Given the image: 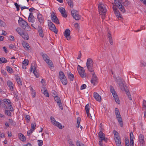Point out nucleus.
<instances>
[{
	"mask_svg": "<svg viewBox=\"0 0 146 146\" xmlns=\"http://www.w3.org/2000/svg\"><path fill=\"white\" fill-rule=\"evenodd\" d=\"M118 85L120 88L122 90H124L126 93L129 99L131 100L132 98L131 95H130V93L129 92V90L128 88L125 85V83H119Z\"/></svg>",
	"mask_w": 146,
	"mask_h": 146,
	"instance_id": "1",
	"label": "nucleus"
},
{
	"mask_svg": "<svg viewBox=\"0 0 146 146\" xmlns=\"http://www.w3.org/2000/svg\"><path fill=\"white\" fill-rule=\"evenodd\" d=\"M40 54L42 56L44 61L48 64L49 67L51 68L52 67H54L52 61L50 60L49 57L47 54H44L42 52H41Z\"/></svg>",
	"mask_w": 146,
	"mask_h": 146,
	"instance_id": "2",
	"label": "nucleus"
},
{
	"mask_svg": "<svg viewBox=\"0 0 146 146\" xmlns=\"http://www.w3.org/2000/svg\"><path fill=\"white\" fill-rule=\"evenodd\" d=\"M18 23L24 29H25L27 27H28L27 23L22 18L19 17Z\"/></svg>",
	"mask_w": 146,
	"mask_h": 146,
	"instance_id": "3",
	"label": "nucleus"
},
{
	"mask_svg": "<svg viewBox=\"0 0 146 146\" xmlns=\"http://www.w3.org/2000/svg\"><path fill=\"white\" fill-rule=\"evenodd\" d=\"M48 23L49 29L52 31L54 32L55 33H56L57 32V30L56 29L55 25L50 20H48Z\"/></svg>",
	"mask_w": 146,
	"mask_h": 146,
	"instance_id": "4",
	"label": "nucleus"
},
{
	"mask_svg": "<svg viewBox=\"0 0 146 146\" xmlns=\"http://www.w3.org/2000/svg\"><path fill=\"white\" fill-rule=\"evenodd\" d=\"M98 7L99 10V13H101V14H102V13H106L107 11L106 8L105 7V6L101 3L98 5Z\"/></svg>",
	"mask_w": 146,
	"mask_h": 146,
	"instance_id": "5",
	"label": "nucleus"
},
{
	"mask_svg": "<svg viewBox=\"0 0 146 146\" xmlns=\"http://www.w3.org/2000/svg\"><path fill=\"white\" fill-rule=\"evenodd\" d=\"M51 121L52 123L55 126H57L60 129H62V128L61 124L60 123L56 121L54 119V118L51 116L50 117Z\"/></svg>",
	"mask_w": 146,
	"mask_h": 146,
	"instance_id": "6",
	"label": "nucleus"
},
{
	"mask_svg": "<svg viewBox=\"0 0 146 146\" xmlns=\"http://www.w3.org/2000/svg\"><path fill=\"white\" fill-rule=\"evenodd\" d=\"M51 20L53 22L57 24H59L60 23L58 19L54 12H52L51 13Z\"/></svg>",
	"mask_w": 146,
	"mask_h": 146,
	"instance_id": "7",
	"label": "nucleus"
},
{
	"mask_svg": "<svg viewBox=\"0 0 146 146\" xmlns=\"http://www.w3.org/2000/svg\"><path fill=\"white\" fill-rule=\"evenodd\" d=\"M78 66L80 68V69L78 70L79 74L82 78H84L86 77V73H85V70L84 68L79 65Z\"/></svg>",
	"mask_w": 146,
	"mask_h": 146,
	"instance_id": "8",
	"label": "nucleus"
},
{
	"mask_svg": "<svg viewBox=\"0 0 146 146\" xmlns=\"http://www.w3.org/2000/svg\"><path fill=\"white\" fill-rule=\"evenodd\" d=\"M59 78L60 79L62 82H67L66 78L63 72L62 71H60L59 72Z\"/></svg>",
	"mask_w": 146,
	"mask_h": 146,
	"instance_id": "9",
	"label": "nucleus"
},
{
	"mask_svg": "<svg viewBox=\"0 0 146 146\" xmlns=\"http://www.w3.org/2000/svg\"><path fill=\"white\" fill-rule=\"evenodd\" d=\"M54 99L57 102L58 106L62 110L63 109V108L61 103V100L58 96H56L54 97Z\"/></svg>",
	"mask_w": 146,
	"mask_h": 146,
	"instance_id": "10",
	"label": "nucleus"
},
{
	"mask_svg": "<svg viewBox=\"0 0 146 146\" xmlns=\"http://www.w3.org/2000/svg\"><path fill=\"white\" fill-rule=\"evenodd\" d=\"M70 31L68 29H66L64 33V35L66 39L68 40H70L71 37L70 36Z\"/></svg>",
	"mask_w": 146,
	"mask_h": 146,
	"instance_id": "11",
	"label": "nucleus"
},
{
	"mask_svg": "<svg viewBox=\"0 0 146 146\" xmlns=\"http://www.w3.org/2000/svg\"><path fill=\"white\" fill-rule=\"evenodd\" d=\"M37 18L38 22L40 23L41 25H43L44 22V19L42 15L40 13H38Z\"/></svg>",
	"mask_w": 146,
	"mask_h": 146,
	"instance_id": "12",
	"label": "nucleus"
},
{
	"mask_svg": "<svg viewBox=\"0 0 146 146\" xmlns=\"http://www.w3.org/2000/svg\"><path fill=\"white\" fill-rule=\"evenodd\" d=\"M112 7L114 13L117 18L118 19H119L120 18H121V15L120 14L119 11L117 9L116 7L113 6Z\"/></svg>",
	"mask_w": 146,
	"mask_h": 146,
	"instance_id": "13",
	"label": "nucleus"
},
{
	"mask_svg": "<svg viewBox=\"0 0 146 146\" xmlns=\"http://www.w3.org/2000/svg\"><path fill=\"white\" fill-rule=\"evenodd\" d=\"M58 10L61 13L62 16L64 18L67 17V14L66 13L65 9L62 7H60L58 8Z\"/></svg>",
	"mask_w": 146,
	"mask_h": 146,
	"instance_id": "14",
	"label": "nucleus"
},
{
	"mask_svg": "<svg viewBox=\"0 0 146 146\" xmlns=\"http://www.w3.org/2000/svg\"><path fill=\"white\" fill-rule=\"evenodd\" d=\"M144 135L141 134L139 135L138 141L140 144L143 146L144 144L145 143V141L144 140Z\"/></svg>",
	"mask_w": 146,
	"mask_h": 146,
	"instance_id": "15",
	"label": "nucleus"
},
{
	"mask_svg": "<svg viewBox=\"0 0 146 146\" xmlns=\"http://www.w3.org/2000/svg\"><path fill=\"white\" fill-rule=\"evenodd\" d=\"M94 98L97 101L100 102H101L102 100L101 97L96 92L94 93Z\"/></svg>",
	"mask_w": 146,
	"mask_h": 146,
	"instance_id": "16",
	"label": "nucleus"
},
{
	"mask_svg": "<svg viewBox=\"0 0 146 146\" xmlns=\"http://www.w3.org/2000/svg\"><path fill=\"white\" fill-rule=\"evenodd\" d=\"M98 135L100 140L106 142L107 138L105 137V135L102 132V131H100L98 133Z\"/></svg>",
	"mask_w": 146,
	"mask_h": 146,
	"instance_id": "17",
	"label": "nucleus"
},
{
	"mask_svg": "<svg viewBox=\"0 0 146 146\" xmlns=\"http://www.w3.org/2000/svg\"><path fill=\"white\" fill-rule=\"evenodd\" d=\"M116 117L117 119L119 124L121 127L123 126V123L122 118L120 114L116 115Z\"/></svg>",
	"mask_w": 146,
	"mask_h": 146,
	"instance_id": "18",
	"label": "nucleus"
},
{
	"mask_svg": "<svg viewBox=\"0 0 146 146\" xmlns=\"http://www.w3.org/2000/svg\"><path fill=\"white\" fill-rule=\"evenodd\" d=\"M67 74L69 79L70 80V81H73L74 78V75L72 74L70 72L68 71L67 72Z\"/></svg>",
	"mask_w": 146,
	"mask_h": 146,
	"instance_id": "19",
	"label": "nucleus"
},
{
	"mask_svg": "<svg viewBox=\"0 0 146 146\" xmlns=\"http://www.w3.org/2000/svg\"><path fill=\"white\" fill-rule=\"evenodd\" d=\"M20 35L25 40H28L29 39V36L27 33L22 32L20 33Z\"/></svg>",
	"mask_w": 146,
	"mask_h": 146,
	"instance_id": "20",
	"label": "nucleus"
},
{
	"mask_svg": "<svg viewBox=\"0 0 146 146\" xmlns=\"http://www.w3.org/2000/svg\"><path fill=\"white\" fill-rule=\"evenodd\" d=\"M37 29L39 36L42 38L43 37L44 35L42 27L40 26H38Z\"/></svg>",
	"mask_w": 146,
	"mask_h": 146,
	"instance_id": "21",
	"label": "nucleus"
},
{
	"mask_svg": "<svg viewBox=\"0 0 146 146\" xmlns=\"http://www.w3.org/2000/svg\"><path fill=\"white\" fill-rule=\"evenodd\" d=\"M117 146H122L120 138H114Z\"/></svg>",
	"mask_w": 146,
	"mask_h": 146,
	"instance_id": "22",
	"label": "nucleus"
},
{
	"mask_svg": "<svg viewBox=\"0 0 146 146\" xmlns=\"http://www.w3.org/2000/svg\"><path fill=\"white\" fill-rule=\"evenodd\" d=\"M18 137L22 141H25L26 140V139L25 136L21 133H19Z\"/></svg>",
	"mask_w": 146,
	"mask_h": 146,
	"instance_id": "23",
	"label": "nucleus"
},
{
	"mask_svg": "<svg viewBox=\"0 0 146 146\" xmlns=\"http://www.w3.org/2000/svg\"><path fill=\"white\" fill-rule=\"evenodd\" d=\"M85 109L86 110V112L87 115V117L89 116L90 114L89 110H90V106L89 104H87L85 106Z\"/></svg>",
	"mask_w": 146,
	"mask_h": 146,
	"instance_id": "24",
	"label": "nucleus"
},
{
	"mask_svg": "<svg viewBox=\"0 0 146 146\" xmlns=\"http://www.w3.org/2000/svg\"><path fill=\"white\" fill-rule=\"evenodd\" d=\"M93 64V61L92 59L90 58H88L87 60L86 66H91Z\"/></svg>",
	"mask_w": 146,
	"mask_h": 146,
	"instance_id": "25",
	"label": "nucleus"
},
{
	"mask_svg": "<svg viewBox=\"0 0 146 146\" xmlns=\"http://www.w3.org/2000/svg\"><path fill=\"white\" fill-rule=\"evenodd\" d=\"M68 5L71 8H72L74 6V3L72 0H66Z\"/></svg>",
	"mask_w": 146,
	"mask_h": 146,
	"instance_id": "26",
	"label": "nucleus"
},
{
	"mask_svg": "<svg viewBox=\"0 0 146 146\" xmlns=\"http://www.w3.org/2000/svg\"><path fill=\"white\" fill-rule=\"evenodd\" d=\"M23 45L26 50H29L30 46L29 44L26 42H23Z\"/></svg>",
	"mask_w": 146,
	"mask_h": 146,
	"instance_id": "27",
	"label": "nucleus"
},
{
	"mask_svg": "<svg viewBox=\"0 0 146 146\" xmlns=\"http://www.w3.org/2000/svg\"><path fill=\"white\" fill-rule=\"evenodd\" d=\"M30 90L31 91V94L32 95V97L33 98H35L36 96V92L35 90L33 89V88L31 86H30Z\"/></svg>",
	"mask_w": 146,
	"mask_h": 146,
	"instance_id": "28",
	"label": "nucleus"
},
{
	"mask_svg": "<svg viewBox=\"0 0 146 146\" xmlns=\"http://www.w3.org/2000/svg\"><path fill=\"white\" fill-rule=\"evenodd\" d=\"M98 78L97 76L94 75V74H93L92 79L91 80V82H96Z\"/></svg>",
	"mask_w": 146,
	"mask_h": 146,
	"instance_id": "29",
	"label": "nucleus"
},
{
	"mask_svg": "<svg viewBox=\"0 0 146 146\" xmlns=\"http://www.w3.org/2000/svg\"><path fill=\"white\" fill-rule=\"evenodd\" d=\"M115 81L117 82H123L124 81L122 78L119 76L115 78Z\"/></svg>",
	"mask_w": 146,
	"mask_h": 146,
	"instance_id": "30",
	"label": "nucleus"
},
{
	"mask_svg": "<svg viewBox=\"0 0 146 146\" xmlns=\"http://www.w3.org/2000/svg\"><path fill=\"white\" fill-rule=\"evenodd\" d=\"M7 85L9 89L11 91H13V83H7Z\"/></svg>",
	"mask_w": 146,
	"mask_h": 146,
	"instance_id": "31",
	"label": "nucleus"
},
{
	"mask_svg": "<svg viewBox=\"0 0 146 146\" xmlns=\"http://www.w3.org/2000/svg\"><path fill=\"white\" fill-rule=\"evenodd\" d=\"M72 17L74 19L77 20H78L81 18V16L78 13Z\"/></svg>",
	"mask_w": 146,
	"mask_h": 146,
	"instance_id": "32",
	"label": "nucleus"
},
{
	"mask_svg": "<svg viewBox=\"0 0 146 146\" xmlns=\"http://www.w3.org/2000/svg\"><path fill=\"white\" fill-rule=\"evenodd\" d=\"M88 70L90 72H93L94 70H93V64L91 66H87Z\"/></svg>",
	"mask_w": 146,
	"mask_h": 146,
	"instance_id": "33",
	"label": "nucleus"
},
{
	"mask_svg": "<svg viewBox=\"0 0 146 146\" xmlns=\"http://www.w3.org/2000/svg\"><path fill=\"white\" fill-rule=\"evenodd\" d=\"M3 108H5L7 109H9L10 111H12L13 110V108L12 106L11 105H9L8 107H7L6 106H5L3 107Z\"/></svg>",
	"mask_w": 146,
	"mask_h": 146,
	"instance_id": "34",
	"label": "nucleus"
},
{
	"mask_svg": "<svg viewBox=\"0 0 146 146\" xmlns=\"http://www.w3.org/2000/svg\"><path fill=\"white\" fill-rule=\"evenodd\" d=\"M71 13L72 16H74V15L78 14V12L76 10L73 9L71 11Z\"/></svg>",
	"mask_w": 146,
	"mask_h": 146,
	"instance_id": "35",
	"label": "nucleus"
},
{
	"mask_svg": "<svg viewBox=\"0 0 146 146\" xmlns=\"http://www.w3.org/2000/svg\"><path fill=\"white\" fill-rule=\"evenodd\" d=\"M114 3L116 6L118 7H120L121 5V3L118 2V0H114Z\"/></svg>",
	"mask_w": 146,
	"mask_h": 146,
	"instance_id": "36",
	"label": "nucleus"
},
{
	"mask_svg": "<svg viewBox=\"0 0 146 146\" xmlns=\"http://www.w3.org/2000/svg\"><path fill=\"white\" fill-rule=\"evenodd\" d=\"M9 121L12 126H15L16 125L15 122L11 119H9Z\"/></svg>",
	"mask_w": 146,
	"mask_h": 146,
	"instance_id": "37",
	"label": "nucleus"
},
{
	"mask_svg": "<svg viewBox=\"0 0 146 146\" xmlns=\"http://www.w3.org/2000/svg\"><path fill=\"white\" fill-rule=\"evenodd\" d=\"M76 143L77 146H85V145L78 140L76 141Z\"/></svg>",
	"mask_w": 146,
	"mask_h": 146,
	"instance_id": "38",
	"label": "nucleus"
},
{
	"mask_svg": "<svg viewBox=\"0 0 146 146\" xmlns=\"http://www.w3.org/2000/svg\"><path fill=\"white\" fill-rule=\"evenodd\" d=\"M121 7H118L119 10L123 13H124L125 12V10L124 8V7L123 6H122V5H121Z\"/></svg>",
	"mask_w": 146,
	"mask_h": 146,
	"instance_id": "39",
	"label": "nucleus"
},
{
	"mask_svg": "<svg viewBox=\"0 0 146 146\" xmlns=\"http://www.w3.org/2000/svg\"><path fill=\"white\" fill-rule=\"evenodd\" d=\"M0 61L2 63H6L7 62V60L4 58H0Z\"/></svg>",
	"mask_w": 146,
	"mask_h": 146,
	"instance_id": "40",
	"label": "nucleus"
},
{
	"mask_svg": "<svg viewBox=\"0 0 146 146\" xmlns=\"http://www.w3.org/2000/svg\"><path fill=\"white\" fill-rule=\"evenodd\" d=\"M113 133L114 135V136L115 137V138H120V137L119 135V134L115 130H114L113 131Z\"/></svg>",
	"mask_w": 146,
	"mask_h": 146,
	"instance_id": "41",
	"label": "nucleus"
},
{
	"mask_svg": "<svg viewBox=\"0 0 146 146\" xmlns=\"http://www.w3.org/2000/svg\"><path fill=\"white\" fill-rule=\"evenodd\" d=\"M59 60L60 64H65V61L64 58H59Z\"/></svg>",
	"mask_w": 146,
	"mask_h": 146,
	"instance_id": "42",
	"label": "nucleus"
},
{
	"mask_svg": "<svg viewBox=\"0 0 146 146\" xmlns=\"http://www.w3.org/2000/svg\"><path fill=\"white\" fill-rule=\"evenodd\" d=\"M15 78L16 81L17 82H22V81L21 80L20 78L18 75H16L15 76Z\"/></svg>",
	"mask_w": 146,
	"mask_h": 146,
	"instance_id": "43",
	"label": "nucleus"
},
{
	"mask_svg": "<svg viewBox=\"0 0 146 146\" xmlns=\"http://www.w3.org/2000/svg\"><path fill=\"white\" fill-rule=\"evenodd\" d=\"M3 101L4 102L3 103H4V104H5V103L8 104H10V101L9 99H4L3 100Z\"/></svg>",
	"mask_w": 146,
	"mask_h": 146,
	"instance_id": "44",
	"label": "nucleus"
},
{
	"mask_svg": "<svg viewBox=\"0 0 146 146\" xmlns=\"http://www.w3.org/2000/svg\"><path fill=\"white\" fill-rule=\"evenodd\" d=\"M31 68V71L32 70L33 71L34 70H36V67L35 66V64H32Z\"/></svg>",
	"mask_w": 146,
	"mask_h": 146,
	"instance_id": "45",
	"label": "nucleus"
},
{
	"mask_svg": "<svg viewBox=\"0 0 146 146\" xmlns=\"http://www.w3.org/2000/svg\"><path fill=\"white\" fill-rule=\"evenodd\" d=\"M29 63V61L28 60L25 59L22 62V64L24 65H27Z\"/></svg>",
	"mask_w": 146,
	"mask_h": 146,
	"instance_id": "46",
	"label": "nucleus"
},
{
	"mask_svg": "<svg viewBox=\"0 0 146 146\" xmlns=\"http://www.w3.org/2000/svg\"><path fill=\"white\" fill-rule=\"evenodd\" d=\"M36 126V124L35 123H32L31 124V129L32 130H33V131L35 129V127Z\"/></svg>",
	"mask_w": 146,
	"mask_h": 146,
	"instance_id": "47",
	"label": "nucleus"
},
{
	"mask_svg": "<svg viewBox=\"0 0 146 146\" xmlns=\"http://www.w3.org/2000/svg\"><path fill=\"white\" fill-rule=\"evenodd\" d=\"M47 97H49V95L46 89L44 90L43 93Z\"/></svg>",
	"mask_w": 146,
	"mask_h": 146,
	"instance_id": "48",
	"label": "nucleus"
},
{
	"mask_svg": "<svg viewBox=\"0 0 146 146\" xmlns=\"http://www.w3.org/2000/svg\"><path fill=\"white\" fill-rule=\"evenodd\" d=\"M7 70L8 72L9 73H11L13 71L12 69L8 66H7L6 67Z\"/></svg>",
	"mask_w": 146,
	"mask_h": 146,
	"instance_id": "49",
	"label": "nucleus"
},
{
	"mask_svg": "<svg viewBox=\"0 0 146 146\" xmlns=\"http://www.w3.org/2000/svg\"><path fill=\"white\" fill-rule=\"evenodd\" d=\"M108 38L110 43L112 45L113 44V41L112 37L111 36H109Z\"/></svg>",
	"mask_w": 146,
	"mask_h": 146,
	"instance_id": "50",
	"label": "nucleus"
},
{
	"mask_svg": "<svg viewBox=\"0 0 146 146\" xmlns=\"http://www.w3.org/2000/svg\"><path fill=\"white\" fill-rule=\"evenodd\" d=\"M25 117L27 122H29L30 121V116L29 115H25Z\"/></svg>",
	"mask_w": 146,
	"mask_h": 146,
	"instance_id": "51",
	"label": "nucleus"
},
{
	"mask_svg": "<svg viewBox=\"0 0 146 146\" xmlns=\"http://www.w3.org/2000/svg\"><path fill=\"white\" fill-rule=\"evenodd\" d=\"M5 114L7 115L8 116L11 115V113L9 110H5Z\"/></svg>",
	"mask_w": 146,
	"mask_h": 146,
	"instance_id": "52",
	"label": "nucleus"
},
{
	"mask_svg": "<svg viewBox=\"0 0 146 146\" xmlns=\"http://www.w3.org/2000/svg\"><path fill=\"white\" fill-rule=\"evenodd\" d=\"M110 92L112 94L115 92L114 89L113 88V87L112 86H110Z\"/></svg>",
	"mask_w": 146,
	"mask_h": 146,
	"instance_id": "53",
	"label": "nucleus"
},
{
	"mask_svg": "<svg viewBox=\"0 0 146 146\" xmlns=\"http://www.w3.org/2000/svg\"><path fill=\"white\" fill-rule=\"evenodd\" d=\"M37 141L38 146H42L43 144V141L42 140H38Z\"/></svg>",
	"mask_w": 146,
	"mask_h": 146,
	"instance_id": "54",
	"label": "nucleus"
},
{
	"mask_svg": "<svg viewBox=\"0 0 146 146\" xmlns=\"http://www.w3.org/2000/svg\"><path fill=\"white\" fill-rule=\"evenodd\" d=\"M33 130H32L31 129H30L27 131V135L28 136H30L31 134L33 133Z\"/></svg>",
	"mask_w": 146,
	"mask_h": 146,
	"instance_id": "55",
	"label": "nucleus"
},
{
	"mask_svg": "<svg viewBox=\"0 0 146 146\" xmlns=\"http://www.w3.org/2000/svg\"><path fill=\"white\" fill-rule=\"evenodd\" d=\"M140 66L141 67L146 66V62L144 61H141Z\"/></svg>",
	"mask_w": 146,
	"mask_h": 146,
	"instance_id": "56",
	"label": "nucleus"
},
{
	"mask_svg": "<svg viewBox=\"0 0 146 146\" xmlns=\"http://www.w3.org/2000/svg\"><path fill=\"white\" fill-rule=\"evenodd\" d=\"M14 5L16 8L17 11H18L19 10L20 5H19L17 3H15Z\"/></svg>",
	"mask_w": 146,
	"mask_h": 146,
	"instance_id": "57",
	"label": "nucleus"
},
{
	"mask_svg": "<svg viewBox=\"0 0 146 146\" xmlns=\"http://www.w3.org/2000/svg\"><path fill=\"white\" fill-rule=\"evenodd\" d=\"M68 143L69 146H75L71 140H69Z\"/></svg>",
	"mask_w": 146,
	"mask_h": 146,
	"instance_id": "58",
	"label": "nucleus"
},
{
	"mask_svg": "<svg viewBox=\"0 0 146 146\" xmlns=\"http://www.w3.org/2000/svg\"><path fill=\"white\" fill-rule=\"evenodd\" d=\"M130 2L129 1H125L123 3V5L125 7H127L130 4Z\"/></svg>",
	"mask_w": 146,
	"mask_h": 146,
	"instance_id": "59",
	"label": "nucleus"
},
{
	"mask_svg": "<svg viewBox=\"0 0 146 146\" xmlns=\"http://www.w3.org/2000/svg\"><path fill=\"white\" fill-rule=\"evenodd\" d=\"M115 102L118 104H119L120 103V101L118 98V97L114 98Z\"/></svg>",
	"mask_w": 146,
	"mask_h": 146,
	"instance_id": "60",
	"label": "nucleus"
},
{
	"mask_svg": "<svg viewBox=\"0 0 146 146\" xmlns=\"http://www.w3.org/2000/svg\"><path fill=\"white\" fill-rule=\"evenodd\" d=\"M115 113L116 115L120 114L119 111V110L117 108H115Z\"/></svg>",
	"mask_w": 146,
	"mask_h": 146,
	"instance_id": "61",
	"label": "nucleus"
},
{
	"mask_svg": "<svg viewBox=\"0 0 146 146\" xmlns=\"http://www.w3.org/2000/svg\"><path fill=\"white\" fill-rule=\"evenodd\" d=\"M33 73L34 75L36 77H38L39 76V74L36 71V70H34L33 71Z\"/></svg>",
	"mask_w": 146,
	"mask_h": 146,
	"instance_id": "62",
	"label": "nucleus"
},
{
	"mask_svg": "<svg viewBox=\"0 0 146 146\" xmlns=\"http://www.w3.org/2000/svg\"><path fill=\"white\" fill-rule=\"evenodd\" d=\"M34 18H28L29 21L30 22L34 23L35 22Z\"/></svg>",
	"mask_w": 146,
	"mask_h": 146,
	"instance_id": "63",
	"label": "nucleus"
},
{
	"mask_svg": "<svg viewBox=\"0 0 146 146\" xmlns=\"http://www.w3.org/2000/svg\"><path fill=\"white\" fill-rule=\"evenodd\" d=\"M9 48L11 49L15 50V46L11 44L9 45Z\"/></svg>",
	"mask_w": 146,
	"mask_h": 146,
	"instance_id": "64",
	"label": "nucleus"
}]
</instances>
